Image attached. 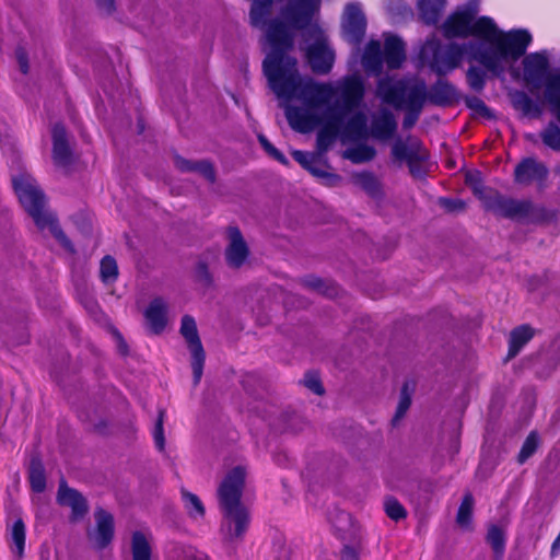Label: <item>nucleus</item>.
Listing matches in <instances>:
<instances>
[{"label":"nucleus","instance_id":"1","mask_svg":"<svg viewBox=\"0 0 560 560\" xmlns=\"http://www.w3.org/2000/svg\"><path fill=\"white\" fill-rule=\"evenodd\" d=\"M316 10L315 0H289L280 10L281 19H271L269 22L266 36L271 50L262 61V72L278 98H296L311 106H318L335 95L329 83L301 75L298 59L289 55L294 48V31L308 27Z\"/></svg>","mask_w":560,"mask_h":560},{"label":"nucleus","instance_id":"2","mask_svg":"<svg viewBox=\"0 0 560 560\" xmlns=\"http://www.w3.org/2000/svg\"><path fill=\"white\" fill-rule=\"evenodd\" d=\"M530 42L532 36L526 30H514L500 36L495 39V49H486V45L477 40L443 45L438 39H429L422 46L420 57L439 77L458 68L464 56H467L469 61L480 63L493 77L500 78L505 72L506 63L518 60Z\"/></svg>","mask_w":560,"mask_h":560},{"label":"nucleus","instance_id":"3","mask_svg":"<svg viewBox=\"0 0 560 560\" xmlns=\"http://www.w3.org/2000/svg\"><path fill=\"white\" fill-rule=\"evenodd\" d=\"M12 185L22 207L36 226L42 231L48 229L62 247L73 253V245L62 231L57 218L45 209L46 197L36 180L28 174H20L12 178Z\"/></svg>","mask_w":560,"mask_h":560},{"label":"nucleus","instance_id":"4","mask_svg":"<svg viewBox=\"0 0 560 560\" xmlns=\"http://www.w3.org/2000/svg\"><path fill=\"white\" fill-rule=\"evenodd\" d=\"M376 92L384 103L396 109L406 108L407 113L402 120L404 129H410L416 125L425 104V82L423 80L409 85L407 80H394L390 77H385L378 80Z\"/></svg>","mask_w":560,"mask_h":560},{"label":"nucleus","instance_id":"5","mask_svg":"<svg viewBox=\"0 0 560 560\" xmlns=\"http://www.w3.org/2000/svg\"><path fill=\"white\" fill-rule=\"evenodd\" d=\"M443 35L447 39L467 38L468 36L482 37L490 45L486 49H495V39L508 33H503L489 16L471 18L459 8L450 14L442 25Z\"/></svg>","mask_w":560,"mask_h":560},{"label":"nucleus","instance_id":"6","mask_svg":"<svg viewBox=\"0 0 560 560\" xmlns=\"http://www.w3.org/2000/svg\"><path fill=\"white\" fill-rule=\"evenodd\" d=\"M245 475L243 467H234L228 472L218 489L220 508L230 524L247 525L250 522V512L241 502Z\"/></svg>","mask_w":560,"mask_h":560},{"label":"nucleus","instance_id":"7","mask_svg":"<svg viewBox=\"0 0 560 560\" xmlns=\"http://www.w3.org/2000/svg\"><path fill=\"white\" fill-rule=\"evenodd\" d=\"M180 334L186 340L187 347L191 354L194 384L197 385L199 384L202 376L206 352L198 335L196 320L192 316L184 315L182 317Z\"/></svg>","mask_w":560,"mask_h":560},{"label":"nucleus","instance_id":"8","mask_svg":"<svg viewBox=\"0 0 560 560\" xmlns=\"http://www.w3.org/2000/svg\"><path fill=\"white\" fill-rule=\"evenodd\" d=\"M56 502L62 508L70 509L72 522H81L89 513L86 498L79 490L69 487L65 478L59 480Z\"/></svg>","mask_w":560,"mask_h":560},{"label":"nucleus","instance_id":"9","mask_svg":"<svg viewBox=\"0 0 560 560\" xmlns=\"http://www.w3.org/2000/svg\"><path fill=\"white\" fill-rule=\"evenodd\" d=\"M343 37L353 45H359L366 31V19L359 3H348L342 19Z\"/></svg>","mask_w":560,"mask_h":560},{"label":"nucleus","instance_id":"10","mask_svg":"<svg viewBox=\"0 0 560 560\" xmlns=\"http://www.w3.org/2000/svg\"><path fill=\"white\" fill-rule=\"evenodd\" d=\"M229 243L224 249V259L229 268L241 269L247 261L250 250L237 226L228 228Z\"/></svg>","mask_w":560,"mask_h":560},{"label":"nucleus","instance_id":"11","mask_svg":"<svg viewBox=\"0 0 560 560\" xmlns=\"http://www.w3.org/2000/svg\"><path fill=\"white\" fill-rule=\"evenodd\" d=\"M307 108L299 107V106H288L285 109V117L290 125V127L301 133H307L314 130L317 126L322 124V118L315 113L311 112V108H319L324 105H327L331 98L318 106H311L306 104L304 101L300 100Z\"/></svg>","mask_w":560,"mask_h":560},{"label":"nucleus","instance_id":"12","mask_svg":"<svg viewBox=\"0 0 560 560\" xmlns=\"http://www.w3.org/2000/svg\"><path fill=\"white\" fill-rule=\"evenodd\" d=\"M524 80L533 89H540L546 85L547 78L551 74L548 72L549 60L545 52H534L527 55L523 60Z\"/></svg>","mask_w":560,"mask_h":560},{"label":"nucleus","instance_id":"13","mask_svg":"<svg viewBox=\"0 0 560 560\" xmlns=\"http://www.w3.org/2000/svg\"><path fill=\"white\" fill-rule=\"evenodd\" d=\"M547 166L535 158H524L515 166L513 177L518 185L528 186L534 182L542 183L547 179Z\"/></svg>","mask_w":560,"mask_h":560},{"label":"nucleus","instance_id":"14","mask_svg":"<svg viewBox=\"0 0 560 560\" xmlns=\"http://www.w3.org/2000/svg\"><path fill=\"white\" fill-rule=\"evenodd\" d=\"M306 59L314 73L327 74L334 66L335 54L325 40L317 39L307 47Z\"/></svg>","mask_w":560,"mask_h":560},{"label":"nucleus","instance_id":"15","mask_svg":"<svg viewBox=\"0 0 560 560\" xmlns=\"http://www.w3.org/2000/svg\"><path fill=\"white\" fill-rule=\"evenodd\" d=\"M459 98L456 86L443 78H439L429 89L425 88V102L439 107L452 106L458 103Z\"/></svg>","mask_w":560,"mask_h":560},{"label":"nucleus","instance_id":"16","mask_svg":"<svg viewBox=\"0 0 560 560\" xmlns=\"http://www.w3.org/2000/svg\"><path fill=\"white\" fill-rule=\"evenodd\" d=\"M523 200L509 198L500 194H495L486 199V208L498 217L511 220H521L523 209Z\"/></svg>","mask_w":560,"mask_h":560},{"label":"nucleus","instance_id":"17","mask_svg":"<svg viewBox=\"0 0 560 560\" xmlns=\"http://www.w3.org/2000/svg\"><path fill=\"white\" fill-rule=\"evenodd\" d=\"M52 160L55 165L67 168L73 163V152L67 139L63 125L56 124L52 128Z\"/></svg>","mask_w":560,"mask_h":560},{"label":"nucleus","instance_id":"18","mask_svg":"<svg viewBox=\"0 0 560 560\" xmlns=\"http://www.w3.org/2000/svg\"><path fill=\"white\" fill-rule=\"evenodd\" d=\"M397 131V121L394 114L387 109L382 108L376 115L373 116L371 122V135L373 138L382 141L392 139Z\"/></svg>","mask_w":560,"mask_h":560},{"label":"nucleus","instance_id":"19","mask_svg":"<svg viewBox=\"0 0 560 560\" xmlns=\"http://www.w3.org/2000/svg\"><path fill=\"white\" fill-rule=\"evenodd\" d=\"M167 305L162 298L153 299L144 312L150 331L160 335L167 325Z\"/></svg>","mask_w":560,"mask_h":560},{"label":"nucleus","instance_id":"20","mask_svg":"<svg viewBox=\"0 0 560 560\" xmlns=\"http://www.w3.org/2000/svg\"><path fill=\"white\" fill-rule=\"evenodd\" d=\"M175 167L182 173H199L209 183L213 184L217 180V173L213 164L208 160L191 161L183 158L179 154H174Z\"/></svg>","mask_w":560,"mask_h":560},{"label":"nucleus","instance_id":"21","mask_svg":"<svg viewBox=\"0 0 560 560\" xmlns=\"http://www.w3.org/2000/svg\"><path fill=\"white\" fill-rule=\"evenodd\" d=\"M384 59L388 69H399L406 60V48L402 39L396 35L385 38Z\"/></svg>","mask_w":560,"mask_h":560},{"label":"nucleus","instance_id":"22","mask_svg":"<svg viewBox=\"0 0 560 560\" xmlns=\"http://www.w3.org/2000/svg\"><path fill=\"white\" fill-rule=\"evenodd\" d=\"M345 109L358 107L364 97V84L359 77L347 78L341 88Z\"/></svg>","mask_w":560,"mask_h":560},{"label":"nucleus","instance_id":"23","mask_svg":"<svg viewBox=\"0 0 560 560\" xmlns=\"http://www.w3.org/2000/svg\"><path fill=\"white\" fill-rule=\"evenodd\" d=\"M384 62V50H382L381 43L370 40L362 56L363 67L368 72L380 75L383 72Z\"/></svg>","mask_w":560,"mask_h":560},{"label":"nucleus","instance_id":"24","mask_svg":"<svg viewBox=\"0 0 560 560\" xmlns=\"http://www.w3.org/2000/svg\"><path fill=\"white\" fill-rule=\"evenodd\" d=\"M422 151L421 143L418 140L412 141L409 145L401 139H397L392 147V156L397 162H406L409 172H415L412 165L418 160V154Z\"/></svg>","mask_w":560,"mask_h":560},{"label":"nucleus","instance_id":"25","mask_svg":"<svg viewBox=\"0 0 560 560\" xmlns=\"http://www.w3.org/2000/svg\"><path fill=\"white\" fill-rule=\"evenodd\" d=\"M341 135L353 141L366 139L369 136L366 115L363 112L354 113L343 125Z\"/></svg>","mask_w":560,"mask_h":560},{"label":"nucleus","instance_id":"26","mask_svg":"<svg viewBox=\"0 0 560 560\" xmlns=\"http://www.w3.org/2000/svg\"><path fill=\"white\" fill-rule=\"evenodd\" d=\"M509 95L513 108L521 112L523 116L540 117L542 113L540 105L533 101L524 91H513Z\"/></svg>","mask_w":560,"mask_h":560},{"label":"nucleus","instance_id":"27","mask_svg":"<svg viewBox=\"0 0 560 560\" xmlns=\"http://www.w3.org/2000/svg\"><path fill=\"white\" fill-rule=\"evenodd\" d=\"M293 159L313 176L318 178H338V175L328 173L317 166L319 162L318 154L294 150L292 152Z\"/></svg>","mask_w":560,"mask_h":560},{"label":"nucleus","instance_id":"28","mask_svg":"<svg viewBox=\"0 0 560 560\" xmlns=\"http://www.w3.org/2000/svg\"><path fill=\"white\" fill-rule=\"evenodd\" d=\"M523 211L521 212V220H526L528 223H548L556 219V213L547 208L535 205L530 200H523Z\"/></svg>","mask_w":560,"mask_h":560},{"label":"nucleus","instance_id":"29","mask_svg":"<svg viewBox=\"0 0 560 560\" xmlns=\"http://www.w3.org/2000/svg\"><path fill=\"white\" fill-rule=\"evenodd\" d=\"M446 0H418L417 5L421 21L427 25H435L444 10Z\"/></svg>","mask_w":560,"mask_h":560},{"label":"nucleus","instance_id":"30","mask_svg":"<svg viewBox=\"0 0 560 560\" xmlns=\"http://www.w3.org/2000/svg\"><path fill=\"white\" fill-rule=\"evenodd\" d=\"M28 481L31 489L36 493H42L46 489V472L43 460L39 455H33L28 466Z\"/></svg>","mask_w":560,"mask_h":560},{"label":"nucleus","instance_id":"31","mask_svg":"<svg viewBox=\"0 0 560 560\" xmlns=\"http://www.w3.org/2000/svg\"><path fill=\"white\" fill-rule=\"evenodd\" d=\"M534 337V330L529 325H521L510 334L508 358H514L521 349Z\"/></svg>","mask_w":560,"mask_h":560},{"label":"nucleus","instance_id":"32","mask_svg":"<svg viewBox=\"0 0 560 560\" xmlns=\"http://www.w3.org/2000/svg\"><path fill=\"white\" fill-rule=\"evenodd\" d=\"M353 182L362 188L369 196L377 198L382 196L380 180L371 172H362L353 175Z\"/></svg>","mask_w":560,"mask_h":560},{"label":"nucleus","instance_id":"33","mask_svg":"<svg viewBox=\"0 0 560 560\" xmlns=\"http://www.w3.org/2000/svg\"><path fill=\"white\" fill-rule=\"evenodd\" d=\"M302 283L305 288L318 292L328 298H334L338 293V287L327 280H323L322 278L315 276H307L302 280Z\"/></svg>","mask_w":560,"mask_h":560},{"label":"nucleus","instance_id":"34","mask_svg":"<svg viewBox=\"0 0 560 560\" xmlns=\"http://www.w3.org/2000/svg\"><path fill=\"white\" fill-rule=\"evenodd\" d=\"M151 551L152 549L149 539L140 532H136L132 536V559L150 560Z\"/></svg>","mask_w":560,"mask_h":560},{"label":"nucleus","instance_id":"35","mask_svg":"<svg viewBox=\"0 0 560 560\" xmlns=\"http://www.w3.org/2000/svg\"><path fill=\"white\" fill-rule=\"evenodd\" d=\"M486 71H488L486 68L483 70L476 66H470L467 69L466 80H467L468 86L472 91H475L477 93H481L483 91L486 83H487V72Z\"/></svg>","mask_w":560,"mask_h":560},{"label":"nucleus","instance_id":"36","mask_svg":"<svg viewBox=\"0 0 560 560\" xmlns=\"http://www.w3.org/2000/svg\"><path fill=\"white\" fill-rule=\"evenodd\" d=\"M540 138L546 147L560 152V126L557 122L549 121L540 132Z\"/></svg>","mask_w":560,"mask_h":560},{"label":"nucleus","instance_id":"37","mask_svg":"<svg viewBox=\"0 0 560 560\" xmlns=\"http://www.w3.org/2000/svg\"><path fill=\"white\" fill-rule=\"evenodd\" d=\"M182 499L184 501V506L187 513L194 518L197 520V516H203L205 508L201 500L194 493L182 490Z\"/></svg>","mask_w":560,"mask_h":560},{"label":"nucleus","instance_id":"38","mask_svg":"<svg viewBox=\"0 0 560 560\" xmlns=\"http://www.w3.org/2000/svg\"><path fill=\"white\" fill-rule=\"evenodd\" d=\"M100 276L104 283H113L118 277V266L114 257L106 255L101 260Z\"/></svg>","mask_w":560,"mask_h":560},{"label":"nucleus","instance_id":"39","mask_svg":"<svg viewBox=\"0 0 560 560\" xmlns=\"http://www.w3.org/2000/svg\"><path fill=\"white\" fill-rule=\"evenodd\" d=\"M338 132L331 126H323L316 137V147L319 153H325L335 142Z\"/></svg>","mask_w":560,"mask_h":560},{"label":"nucleus","instance_id":"40","mask_svg":"<svg viewBox=\"0 0 560 560\" xmlns=\"http://www.w3.org/2000/svg\"><path fill=\"white\" fill-rule=\"evenodd\" d=\"M539 445V436L537 432L533 431L530 432L527 438L525 439L521 451L517 455V462L522 465L524 464L529 457H532L535 452L537 451Z\"/></svg>","mask_w":560,"mask_h":560},{"label":"nucleus","instance_id":"41","mask_svg":"<svg viewBox=\"0 0 560 560\" xmlns=\"http://www.w3.org/2000/svg\"><path fill=\"white\" fill-rule=\"evenodd\" d=\"M474 497L470 492L466 493L458 508L456 521L458 525H468L471 522L474 510Z\"/></svg>","mask_w":560,"mask_h":560},{"label":"nucleus","instance_id":"42","mask_svg":"<svg viewBox=\"0 0 560 560\" xmlns=\"http://www.w3.org/2000/svg\"><path fill=\"white\" fill-rule=\"evenodd\" d=\"M376 155V150L368 144H360L354 149L350 150L348 153V158L353 163H364L372 161Z\"/></svg>","mask_w":560,"mask_h":560},{"label":"nucleus","instance_id":"43","mask_svg":"<svg viewBox=\"0 0 560 560\" xmlns=\"http://www.w3.org/2000/svg\"><path fill=\"white\" fill-rule=\"evenodd\" d=\"M384 508L387 516L394 522H400L407 516V512L402 504L393 497L385 500Z\"/></svg>","mask_w":560,"mask_h":560},{"label":"nucleus","instance_id":"44","mask_svg":"<svg viewBox=\"0 0 560 560\" xmlns=\"http://www.w3.org/2000/svg\"><path fill=\"white\" fill-rule=\"evenodd\" d=\"M410 405H411V396L408 393V385L404 384L401 392H400L399 402L396 408L395 416L392 419V422L394 425H396L398 423V421H400V419H402L405 417L407 410L410 408Z\"/></svg>","mask_w":560,"mask_h":560},{"label":"nucleus","instance_id":"45","mask_svg":"<svg viewBox=\"0 0 560 560\" xmlns=\"http://www.w3.org/2000/svg\"><path fill=\"white\" fill-rule=\"evenodd\" d=\"M113 529L114 527H95L94 530L89 533V536L98 548H104L113 539Z\"/></svg>","mask_w":560,"mask_h":560},{"label":"nucleus","instance_id":"46","mask_svg":"<svg viewBox=\"0 0 560 560\" xmlns=\"http://www.w3.org/2000/svg\"><path fill=\"white\" fill-rule=\"evenodd\" d=\"M10 547L12 552H14L18 557H22L24 553L25 547V530L24 527H12L10 534Z\"/></svg>","mask_w":560,"mask_h":560},{"label":"nucleus","instance_id":"47","mask_svg":"<svg viewBox=\"0 0 560 560\" xmlns=\"http://www.w3.org/2000/svg\"><path fill=\"white\" fill-rule=\"evenodd\" d=\"M164 417H165V410L160 409L158 419L155 421L154 430H153V439L154 444L156 448L160 452H164L165 450V435H164Z\"/></svg>","mask_w":560,"mask_h":560},{"label":"nucleus","instance_id":"48","mask_svg":"<svg viewBox=\"0 0 560 560\" xmlns=\"http://www.w3.org/2000/svg\"><path fill=\"white\" fill-rule=\"evenodd\" d=\"M258 141L270 158L278 161L282 165L288 166L290 164L287 156L281 151H279L264 135L258 136Z\"/></svg>","mask_w":560,"mask_h":560},{"label":"nucleus","instance_id":"49","mask_svg":"<svg viewBox=\"0 0 560 560\" xmlns=\"http://www.w3.org/2000/svg\"><path fill=\"white\" fill-rule=\"evenodd\" d=\"M301 383L316 395L322 396L325 393L319 374L315 371H307Z\"/></svg>","mask_w":560,"mask_h":560},{"label":"nucleus","instance_id":"50","mask_svg":"<svg viewBox=\"0 0 560 560\" xmlns=\"http://www.w3.org/2000/svg\"><path fill=\"white\" fill-rule=\"evenodd\" d=\"M487 539L488 542L491 545L493 551L498 555H502L505 544L502 527H490Z\"/></svg>","mask_w":560,"mask_h":560},{"label":"nucleus","instance_id":"51","mask_svg":"<svg viewBox=\"0 0 560 560\" xmlns=\"http://www.w3.org/2000/svg\"><path fill=\"white\" fill-rule=\"evenodd\" d=\"M465 105L481 117L491 118L493 115L486 103L478 96H466Z\"/></svg>","mask_w":560,"mask_h":560},{"label":"nucleus","instance_id":"52","mask_svg":"<svg viewBox=\"0 0 560 560\" xmlns=\"http://www.w3.org/2000/svg\"><path fill=\"white\" fill-rule=\"evenodd\" d=\"M349 109H345L343 106L340 109L335 108H328V110L325 113V126H331L334 129L339 133L341 132L340 126L342 124L345 114Z\"/></svg>","mask_w":560,"mask_h":560},{"label":"nucleus","instance_id":"53","mask_svg":"<svg viewBox=\"0 0 560 560\" xmlns=\"http://www.w3.org/2000/svg\"><path fill=\"white\" fill-rule=\"evenodd\" d=\"M196 280L203 287L209 288L213 283V277L209 271L208 264L199 261L196 266Z\"/></svg>","mask_w":560,"mask_h":560},{"label":"nucleus","instance_id":"54","mask_svg":"<svg viewBox=\"0 0 560 560\" xmlns=\"http://www.w3.org/2000/svg\"><path fill=\"white\" fill-rule=\"evenodd\" d=\"M439 205L447 212H460L466 208L464 200L453 198H440Z\"/></svg>","mask_w":560,"mask_h":560},{"label":"nucleus","instance_id":"55","mask_svg":"<svg viewBox=\"0 0 560 560\" xmlns=\"http://www.w3.org/2000/svg\"><path fill=\"white\" fill-rule=\"evenodd\" d=\"M95 525H114V516L102 506L94 511Z\"/></svg>","mask_w":560,"mask_h":560},{"label":"nucleus","instance_id":"56","mask_svg":"<svg viewBox=\"0 0 560 560\" xmlns=\"http://www.w3.org/2000/svg\"><path fill=\"white\" fill-rule=\"evenodd\" d=\"M15 57H16V61L20 67V71L23 74H27L28 70H30L28 56H27L26 50L22 46L16 47Z\"/></svg>","mask_w":560,"mask_h":560},{"label":"nucleus","instance_id":"57","mask_svg":"<svg viewBox=\"0 0 560 560\" xmlns=\"http://www.w3.org/2000/svg\"><path fill=\"white\" fill-rule=\"evenodd\" d=\"M387 11L388 13L390 14H397V15H405L407 12H409V8L402 3L401 1H390L388 4H387Z\"/></svg>","mask_w":560,"mask_h":560},{"label":"nucleus","instance_id":"58","mask_svg":"<svg viewBox=\"0 0 560 560\" xmlns=\"http://www.w3.org/2000/svg\"><path fill=\"white\" fill-rule=\"evenodd\" d=\"M427 159V154L424 151H421L419 154H418V160L415 162V164L412 165V170L415 172H410V174L415 177H423L425 175V171L424 168L422 167L421 163Z\"/></svg>","mask_w":560,"mask_h":560},{"label":"nucleus","instance_id":"59","mask_svg":"<svg viewBox=\"0 0 560 560\" xmlns=\"http://www.w3.org/2000/svg\"><path fill=\"white\" fill-rule=\"evenodd\" d=\"M341 560H360L359 559V549L355 547L346 545L341 551Z\"/></svg>","mask_w":560,"mask_h":560},{"label":"nucleus","instance_id":"60","mask_svg":"<svg viewBox=\"0 0 560 560\" xmlns=\"http://www.w3.org/2000/svg\"><path fill=\"white\" fill-rule=\"evenodd\" d=\"M97 8L105 13L110 15L115 11V0H96Z\"/></svg>","mask_w":560,"mask_h":560},{"label":"nucleus","instance_id":"61","mask_svg":"<svg viewBox=\"0 0 560 560\" xmlns=\"http://www.w3.org/2000/svg\"><path fill=\"white\" fill-rule=\"evenodd\" d=\"M459 9L467 14H471V18L476 20V15L479 9V0H469L465 5L459 7Z\"/></svg>","mask_w":560,"mask_h":560},{"label":"nucleus","instance_id":"62","mask_svg":"<svg viewBox=\"0 0 560 560\" xmlns=\"http://www.w3.org/2000/svg\"><path fill=\"white\" fill-rule=\"evenodd\" d=\"M115 336H116L117 341H118V350H119V352L122 355H126L128 353V345H127V342L125 341L124 337L118 331L115 332Z\"/></svg>","mask_w":560,"mask_h":560},{"label":"nucleus","instance_id":"63","mask_svg":"<svg viewBox=\"0 0 560 560\" xmlns=\"http://www.w3.org/2000/svg\"><path fill=\"white\" fill-rule=\"evenodd\" d=\"M552 351L555 355L560 360V337L553 341Z\"/></svg>","mask_w":560,"mask_h":560},{"label":"nucleus","instance_id":"64","mask_svg":"<svg viewBox=\"0 0 560 560\" xmlns=\"http://www.w3.org/2000/svg\"><path fill=\"white\" fill-rule=\"evenodd\" d=\"M13 525L19 526V525H24V524H23V521H22L21 518H19V520H16V521L14 522V524H13Z\"/></svg>","mask_w":560,"mask_h":560}]
</instances>
